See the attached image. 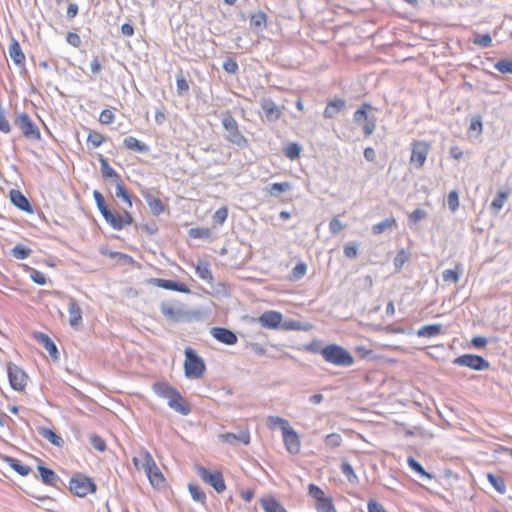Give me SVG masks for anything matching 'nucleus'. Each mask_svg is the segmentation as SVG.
Returning a JSON list of instances; mask_svg holds the SVG:
<instances>
[{"label":"nucleus","mask_w":512,"mask_h":512,"mask_svg":"<svg viewBox=\"0 0 512 512\" xmlns=\"http://www.w3.org/2000/svg\"><path fill=\"white\" fill-rule=\"evenodd\" d=\"M324 360L330 364L340 367H350L354 363V358L345 348L337 344H329L320 351Z\"/></svg>","instance_id":"f257e3e1"},{"label":"nucleus","mask_w":512,"mask_h":512,"mask_svg":"<svg viewBox=\"0 0 512 512\" xmlns=\"http://www.w3.org/2000/svg\"><path fill=\"white\" fill-rule=\"evenodd\" d=\"M372 110H374V107L370 103L365 102L353 114V121L362 126L365 136H370L376 129L377 119L375 115L371 114Z\"/></svg>","instance_id":"f03ea898"},{"label":"nucleus","mask_w":512,"mask_h":512,"mask_svg":"<svg viewBox=\"0 0 512 512\" xmlns=\"http://www.w3.org/2000/svg\"><path fill=\"white\" fill-rule=\"evenodd\" d=\"M184 370L186 377L192 379L201 378L205 371L203 359L190 347L185 349Z\"/></svg>","instance_id":"7ed1b4c3"},{"label":"nucleus","mask_w":512,"mask_h":512,"mask_svg":"<svg viewBox=\"0 0 512 512\" xmlns=\"http://www.w3.org/2000/svg\"><path fill=\"white\" fill-rule=\"evenodd\" d=\"M222 125L227 132L226 139L240 148L247 146V138L239 130L238 123L235 118L226 112L222 117Z\"/></svg>","instance_id":"20e7f679"},{"label":"nucleus","mask_w":512,"mask_h":512,"mask_svg":"<svg viewBox=\"0 0 512 512\" xmlns=\"http://www.w3.org/2000/svg\"><path fill=\"white\" fill-rule=\"evenodd\" d=\"M69 489L76 496L85 497L96 490V485L91 478L76 474L70 479Z\"/></svg>","instance_id":"39448f33"},{"label":"nucleus","mask_w":512,"mask_h":512,"mask_svg":"<svg viewBox=\"0 0 512 512\" xmlns=\"http://www.w3.org/2000/svg\"><path fill=\"white\" fill-rule=\"evenodd\" d=\"M452 362L457 366L468 367L475 371H484L490 367V363L485 358L475 354H463Z\"/></svg>","instance_id":"423d86ee"},{"label":"nucleus","mask_w":512,"mask_h":512,"mask_svg":"<svg viewBox=\"0 0 512 512\" xmlns=\"http://www.w3.org/2000/svg\"><path fill=\"white\" fill-rule=\"evenodd\" d=\"M93 197L96 202L97 208L105 221L115 230H121V224L119 219H116V215L113 214L105 203L103 195L98 191L94 190Z\"/></svg>","instance_id":"0eeeda50"},{"label":"nucleus","mask_w":512,"mask_h":512,"mask_svg":"<svg viewBox=\"0 0 512 512\" xmlns=\"http://www.w3.org/2000/svg\"><path fill=\"white\" fill-rule=\"evenodd\" d=\"M7 374L11 387L16 391H23L27 385V374L13 363H8Z\"/></svg>","instance_id":"6e6552de"},{"label":"nucleus","mask_w":512,"mask_h":512,"mask_svg":"<svg viewBox=\"0 0 512 512\" xmlns=\"http://www.w3.org/2000/svg\"><path fill=\"white\" fill-rule=\"evenodd\" d=\"M15 124L20 128L25 137L32 140H38L40 138L38 127L33 123L27 113L20 114L16 118Z\"/></svg>","instance_id":"1a4fd4ad"},{"label":"nucleus","mask_w":512,"mask_h":512,"mask_svg":"<svg viewBox=\"0 0 512 512\" xmlns=\"http://www.w3.org/2000/svg\"><path fill=\"white\" fill-rule=\"evenodd\" d=\"M429 145L425 141H415L412 145L410 163L415 168H421L427 158Z\"/></svg>","instance_id":"9d476101"},{"label":"nucleus","mask_w":512,"mask_h":512,"mask_svg":"<svg viewBox=\"0 0 512 512\" xmlns=\"http://www.w3.org/2000/svg\"><path fill=\"white\" fill-rule=\"evenodd\" d=\"M199 476L204 482L210 484L218 493L223 492L226 488L223 476L220 472L211 473L206 468L200 467Z\"/></svg>","instance_id":"9b49d317"},{"label":"nucleus","mask_w":512,"mask_h":512,"mask_svg":"<svg viewBox=\"0 0 512 512\" xmlns=\"http://www.w3.org/2000/svg\"><path fill=\"white\" fill-rule=\"evenodd\" d=\"M161 313L169 320L180 321L185 316V312L178 302L164 301L161 303Z\"/></svg>","instance_id":"f8f14e48"},{"label":"nucleus","mask_w":512,"mask_h":512,"mask_svg":"<svg viewBox=\"0 0 512 512\" xmlns=\"http://www.w3.org/2000/svg\"><path fill=\"white\" fill-rule=\"evenodd\" d=\"M283 316L280 312L277 311H266L260 315L258 318V322L264 328L268 329H278L282 326Z\"/></svg>","instance_id":"ddd939ff"},{"label":"nucleus","mask_w":512,"mask_h":512,"mask_svg":"<svg viewBox=\"0 0 512 512\" xmlns=\"http://www.w3.org/2000/svg\"><path fill=\"white\" fill-rule=\"evenodd\" d=\"M283 441L287 451L291 454H297L300 451V440L296 431L292 427H284Z\"/></svg>","instance_id":"4468645a"},{"label":"nucleus","mask_w":512,"mask_h":512,"mask_svg":"<svg viewBox=\"0 0 512 512\" xmlns=\"http://www.w3.org/2000/svg\"><path fill=\"white\" fill-rule=\"evenodd\" d=\"M210 333L217 341L226 345H233L237 342L236 334L227 328L213 327Z\"/></svg>","instance_id":"2eb2a0df"},{"label":"nucleus","mask_w":512,"mask_h":512,"mask_svg":"<svg viewBox=\"0 0 512 512\" xmlns=\"http://www.w3.org/2000/svg\"><path fill=\"white\" fill-rule=\"evenodd\" d=\"M151 283L157 287L166 289V290H172L177 291L181 293H189L190 289L181 282H176L172 280L167 279H161V278H153L151 279Z\"/></svg>","instance_id":"dca6fc26"},{"label":"nucleus","mask_w":512,"mask_h":512,"mask_svg":"<svg viewBox=\"0 0 512 512\" xmlns=\"http://www.w3.org/2000/svg\"><path fill=\"white\" fill-rule=\"evenodd\" d=\"M261 108L265 114V118L269 122L277 121L282 115L280 107H278L271 99H263L261 102Z\"/></svg>","instance_id":"f3484780"},{"label":"nucleus","mask_w":512,"mask_h":512,"mask_svg":"<svg viewBox=\"0 0 512 512\" xmlns=\"http://www.w3.org/2000/svg\"><path fill=\"white\" fill-rule=\"evenodd\" d=\"M69 324L77 329L82 323V309L75 299L70 298L68 302Z\"/></svg>","instance_id":"a211bd4d"},{"label":"nucleus","mask_w":512,"mask_h":512,"mask_svg":"<svg viewBox=\"0 0 512 512\" xmlns=\"http://www.w3.org/2000/svg\"><path fill=\"white\" fill-rule=\"evenodd\" d=\"M34 338L40 343L49 353V355L54 359H59L58 349L52 339L42 332L34 333Z\"/></svg>","instance_id":"6ab92c4d"},{"label":"nucleus","mask_w":512,"mask_h":512,"mask_svg":"<svg viewBox=\"0 0 512 512\" xmlns=\"http://www.w3.org/2000/svg\"><path fill=\"white\" fill-rule=\"evenodd\" d=\"M133 463L137 469H142L145 473L151 472V469H154L156 464L152 455L147 450H143L139 457H134Z\"/></svg>","instance_id":"aec40b11"},{"label":"nucleus","mask_w":512,"mask_h":512,"mask_svg":"<svg viewBox=\"0 0 512 512\" xmlns=\"http://www.w3.org/2000/svg\"><path fill=\"white\" fill-rule=\"evenodd\" d=\"M219 438L222 442L228 443L230 445H236L238 442H241L245 445L250 443V433L248 430H244L239 432L238 434L234 433H225L219 435Z\"/></svg>","instance_id":"412c9836"},{"label":"nucleus","mask_w":512,"mask_h":512,"mask_svg":"<svg viewBox=\"0 0 512 512\" xmlns=\"http://www.w3.org/2000/svg\"><path fill=\"white\" fill-rule=\"evenodd\" d=\"M153 391L159 397L167 399L168 402L170 401V399H173L174 397H178V394H179V392L175 388H173L171 385H169L166 382L154 383Z\"/></svg>","instance_id":"4be33fe9"},{"label":"nucleus","mask_w":512,"mask_h":512,"mask_svg":"<svg viewBox=\"0 0 512 512\" xmlns=\"http://www.w3.org/2000/svg\"><path fill=\"white\" fill-rule=\"evenodd\" d=\"M11 202L20 210L31 213L33 211L32 206L28 199L19 190L10 191Z\"/></svg>","instance_id":"5701e85b"},{"label":"nucleus","mask_w":512,"mask_h":512,"mask_svg":"<svg viewBox=\"0 0 512 512\" xmlns=\"http://www.w3.org/2000/svg\"><path fill=\"white\" fill-rule=\"evenodd\" d=\"M346 107V101L344 99H334L328 102L325 110L324 117L332 119L336 117Z\"/></svg>","instance_id":"b1692460"},{"label":"nucleus","mask_w":512,"mask_h":512,"mask_svg":"<svg viewBox=\"0 0 512 512\" xmlns=\"http://www.w3.org/2000/svg\"><path fill=\"white\" fill-rule=\"evenodd\" d=\"M168 406L173 409L175 412L181 414V415H188L191 412V407L189 403H187L184 398L181 396V394H178V397H174L173 399H170L168 402Z\"/></svg>","instance_id":"393cba45"},{"label":"nucleus","mask_w":512,"mask_h":512,"mask_svg":"<svg viewBox=\"0 0 512 512\" xmlns=\"http://www.w3.org/2000/svg\"><path fill=\"white\" fill-rule=\"evenodd\" d=\"M9 56L16 65H23L25 63V55L22 52L19 42L12 38L9 49Z\"/></svg>","instance_id":"a878e982"},{"label":"nucleus","mask_w":512,"mask_h":512,"mask_svg":"<svg viewBox=\"0 0 512 512\" xmlns=\"http://www.w3.org/2000/svg\"><path fill=\"white\" fill-rule=\"evenodd\" d=\"M37 432L41 437L57 447H62L64 444L62 437L47 427H38Z\"/></svg>","instance_id":"bb28decb"},{"label":"nucleus","mask_w":512,"mask_h":512,"mask_svg":"<svg viewBox=\"0 0 512 512\" xmlns=\"http://www.w3.org/2000/svg\"><path fill=\"white\" fill-rule=\"evenodd\" d=\"M123 145L126 149L139 153H147L149 151V147L145 143L133 136L126 137L123 141Z\"/></svg>","instance_id":"cd10ccee"},{"label":"nucleus","mask_w":512,"mask_h":512,"mask_svg":"<svg viewBox=\"0 0 512 512\" xmlns=\"http://www.w3.org/2000/svg\"><path fill=\"white\" fill-rule=\"evenodd\" d=\"M37 469L39 471L41 480L44 484L51 486L56 485L57 481L59 480V477L52 469H49L42 465H38Z\"/></svg>","instance_id":"c85d7f7f"},{"label":"nucleus","mask_w":512,"mask_h":512,"mask_svg":"<svg viewBox=\"0 0 512 512\" xmlns=\"http://www.w3.org/2000/svg\"><path fill=\"white\" fill-rule=\"evenodd\" d=\"M99 162L104 178H112L115 182L121 180L119 174L116 173V171L109 165L108 161L102 155H99Z\"/></svg>","instance_id":"c756f323"},{"label":"nucleus","mask_w":512,"mask_h":512,"mask_svg":"<svg viewBox=\"0 0 512 512\" xmlns=\"http://www.w3.org/2000/svg\"><path fill=\"white\" fill-rule=\"evenodd\" d=\"M145 474L152 486L159 488L164 485L165 479L156 464L154 465V469H151V472Z\"/></svg>","instance_id":"7c9ffc66"},{"label":"nucleus","mask_w":512,"mask_h":512,"mask_svg":"<svg viewBox=\"0 0 512 512\" xmlns=\"http://www.w3.org/2000/svg\"><path fill=\"white\" fill-rule=\"evenodd\" d=\"M261 506L265 512H287L286 509L274 498L262 499Z\"/></svg>","instance_id":"2f4dec72"},{"label":"nucleus","mask_w":512,"mask_h":512,"mask_svg":"<svg viewBox=\"0 0 512 512\" xmlns=\"http://www.w3.org/2000/svg\"><path fill=\"white\" fill-rule=\"evenodd\" d=\"M267 15L263 11L254 13L250 18V26L256 30H263L266 27Z\"/></svg>","instance_id":"473e14b6"},{"label":"nucleus","mask_w":512,"mask_h":512,"mask_svg":"<svg viewBox=\"0 0 512 512\" xmlns=\"http://www.w3.org/2000/svg\"><path fill=\"white\" fill-rule=\"evenodd\" d=\"M4 460L21 476H27L31 468L29 466L21 464V462L13 457L6 456Z\"/></svg>","instance_id":"72a5a7b5"},{"label":"nucleus","mask_w":512,"mask_h":512,"mask_svg":"<svg viewBox=\"0 0 512 512\" xmlns=\"http://www.w3.org/2000/svg\"><path fill=\"white\" fill-rule=\"evenodd\" d=\"M151 212L154 215H160L164 211V205L159 198H156L150 194L144 196Z\"/></svg>","instance_id":"f704fd0d"},{"label":"nucleus","mask_w":512,"mask_h":512,"mask_svg":"<svg viewBox=\"0 0 512 512\" xmlns=\"http://www.w3.org/2000/svg\"><path fill=\"white\" fill-rule=\"evenodd\" d=\"M394 226H396L395 218H393V217L386 218V219L382 220L381 222L374 224L372 226V232L375 235H379V234L385 232L386 230L393 228Z\"/></svg>","instance_id":"c9c22d12"},{"label":"nucleus","mask_w":512,"mask_h":512,"mask_svg":"<svg viewBox=\"0 0 512 512\" xmlns=\"http://www.w3.org/2000/svg\"><path fill=\"white\" fill-rule=\"evenodd\" d=\"M311 328V324L309 323H302L296 320H285L282 321L281 329L283 330H302V331H308Z\"/></svg>","instance_id":"e433bc0d"},{"label":"nucleus","mask_w":512,"mask_h":512,"mask_svg":"<svg viewBox=\"0 0 512 512\" xmlns=\"http://www.w3.org/2000/svg\"><path fill=\"white\" fill-rule=\"evenodd\" d=\"M342 474L346 477L349 483L356 484L358 483V477L354 472L353 467L346 460H342L340 466Z\"/></svg>","instance_id":"4c0bfd02"},{"label":"nucleus","mask_w":512,"mask_h":512,"mask_svg":"<svg viewBox=\"0 0 512 512\" xmlns=\"http://www.w3.org/2000/svg\"><path fill=\"white\" fill-rule=\"evenodd\" d=\"M10 253L14 258L18 260H24L31 255L32 250L29 247L18 243L14 246V248L11 249Z\"/></svg>","instance_id":"58836bf2"},{"label":"nucleus","mask_w":512,"mask_h":512,"mask_svg":"<svg viewBox=\"0 0 512 512\" xmlns=\"http://www.w3.org/2000/svg\"><path fill=\"white\" fill-rule=\"evenodd\" d=\"M487 479L497 492H499L500 494H504L506 492L505 481L501 476L488 473Z\"/></svg>","instance_id":"ea45409f"},{"label":"nucleus","mask_w":512,"mask_h":512,"mask_svg":"<svg viewBox=\"0 0 512 512\" xmlns=\"http://www.w3.org/2000/svg\"><path fill=\"white\" fill-rule=\"evenodd\" d=\"M196 273L202 280L210 281L212 280V272L210 270L209 264L204 261H199L196 265Z\"/></svg>","instance_id":"a19ab883"},{"label":"nucleus","mask_w":512,"mask_h":512,"mask_svg":"<svg viewBox=\"0 0 512 512\" xmlns=\"http://www.w3.org/2000/svg\"><path fill=\"white\" fill-rule=\"evenodd\" d=\"M440 329L441 325L438 324L425 325L418 330L417 335L420 337L436 336L440 333Z\"/></svg>","instance_id":"79ce46f5"},{"label":"nucleus","mask_w":512,"mask_h":512,"mask_svg":"<svg viewBox=\"0 0 512 512\" xmlns=\"http://www.w3.org/2000/svg\"><path fill=\"white\" fill-rule=\"evenodd\" d=\"M471 42L476 46L487 48L491 46L492 38L489 34H475Z\"/></svg>","instance_id":"37998d69"},{"label":"nucleus","mask_w":512,"mask_h":512,"mask_svg":"<svg viewBox=\"0 0 512 512\" xmlns=\"http://www.w3.org/2000/svg\"><path fill=\"white\" fill-rule=\"evenodd\" d=\"M494 68L502 74H512V59H500L494 64Z\"/></svg>","instance_id":"c03bdc74"},{"label":"nucleus","mask_w":512,"mask_h":512,"mask_svg":"<svg viewBox=\"0 0 512 512\" xmlns=\"http://www.w3.org/2000/svg\"><path fill=\"white\" fill-rule=\"evenodd\" d=\"M176 87L177 94L179 96H184L189 91L188 81L185 79L182 72H180L176 77Z\"/></svg>","instance_id":"a18cd8bd"},{"label":"nucleus","mask_w":512,"mask_h":512,"mask_svg":"<svg viewBox=\"0 0 512 512\" xmlns=\"http://www.w3.org/2000/svg\"><path fill=\"white\" fill-rule=\"evenodd\" d=\"M267 425L271 429H274L277 426H280L282 429V432L284 431V427H286V428L291 427L286 419L279 417V416H269L267 418Z\"/></svg>","instance_id":"49530a36"},{"label":"nucleus","mask_w":512,"mask_h":512,"mask_svg":"<svg viewBox=\"0 0 512 512\" xmlns=\"http://www.w3.org/2000/svg\"><path fill=\"white\" fill-rule=\"evenodd\" d=\"M188 488L193 500L204 504L206 500V494L204 493V491L199 486L193 484H189Z\"/></svg>","instance_id":"de8ad7c7"},{"label":"nucleus","mask_w":512,"mask_h":512,"mask_svg":"<svg viewBox=\"0 0 512 512\" xmlns=\"http://www.w3.org/2000/svg\"><path fill=\"white\" fill-rule=\"evenodd\" d=\"M407 463H408L409 467L415 473H417L420 477H426V478H430L431 477L430 474L425 471L423 466L418 461H416L413 457H409L407 459Z\"/></svg>","instance_id":"09e8293b"},{"label":"nucleus","mask_w":512,"mask_h":512,"mask_svg":"<svg viewBox=\"0 0 512 512\" xmlns=\"http://www.w3.org/2000/svg\"><path fill=\"white\" fill-rule=\"evenodd\" d=\"M115 196L125 201L129 207H132V201L130 195L121 183V180L116 182Z\"/></svg>","instance_id":"8fccbe9b"},{"label":"nucleus","mask_w":512,"mask_h":512,"mask_svg":"<svg viewBox=\"0 0 512 512\" xmlns=\"http://www.w3.org/2000/svg\"><path fill=\"white\" fill-rule=\"evenodd\" d=\"M291 188L289 182L273 183L270 186L269 192L271 196H278L281 192H286Z\"/></svg>","instance_id":"3c124183"},{"label":"nucleus","mask_w":512,"mask_h":512,"mask_svg":"<svg viewBox=\"0 0 512 512\" xmlns=\"http://www.w3.org/2000/svg\"><path fill=\"white\" fill-rule=\"evenodd\" d=\"M301 152V146L297 143H290L284 150L286 157L294 160L299 157Z\"/></svg>","instance_id":"603ef678"},{"label":"nucleus","mask_w":512,"mask_h":512,"mask_svg":"<svg viewBox=\"0 0 512 512\" xmlns=\"http://www.w3.org/2000/svg\"><path fill=\"white\" fill-rule=\"evenodd\" d=\"M228 217V209L223 206L220 207L213 215V222L218 225H222Z\"/></svg>","instance_id":"864d4df0"},{"label":"nucleus","mask_w":512,"mask_h":512,"mask_svg":"<svg viewBox=\"0 0 512 512\" xmlns=\"http://www.w3.org/2000/svg\"><path fill=\"white\" fill-rule=\"evenodd\" d=\"M342 437L338 433H331L326 436L325 444L330 448H336L341 445Z\"/></svg>","instance_id":"5fc2aeb1"},{"label":"nucleus","mask_w":512,"mask_h":512,"mask_svg":"<svg viewBox=\"0 0 512 512\" xmlns=\"http://www.w3.org/2000/svg\"><path fill=\"white\" fill-rule=\"evenodd\" d=\"M88 143H91L94 147H99L105 141L102 134L96 131H91L87 137Z\"/></svg>","instance_id":"6e6d98bb"},{"label":"nucleus","mask_w":512,"mask_h":512,"mask_svg":"<svg viewBox=\"0 0 512 512\" xmlns=\"http://www.w3.org/2000/svg\"><path fill=\"white\" fill-rule=\"evenodd\" d=\"M307 272V265L304 262H299L292 269V277L294 280L301 279Z\"/></svg>","instance_id":"4d7b16f0"},{"label":"nucleus","mask_w":512,"mask_h":512,"mask_svg":"<svg viewBox=\"0 0 512 512\" xmlns=\"http://www.w3.org/2000/svg\"><path fill=\"white\" fill-rule=\"evenodd\" d=\"M316 508L318 512H336L332 501L328 498L318 502Z\"/></svg>","instance_id":"13d9d810"},{"label":"nucleus","mask_w":512,"mask_h":512,"mask_svg":"<svg viewBox=\"0 0 512 512\" xmlns=\"http://www.w3.org/2000/svg\"><path fill=\"white\" fill-rule=\"evenodd\" d=\"M469 132L475 133L476 136L482 132V121L480 116L473 117L470 122Z\"/></svg>","instance_id":"bf43d9fd"},{"label":"nucleus","mask_w":512,"mask_h":512,"mask_svg":"<svg viewBox=\"0 0 512 512\" xmlns=\"http://www.w3.org/2000/svg\"><path fill=\"white\" fill-rule=\"evenodd\" d=\"M30 278L34 283L38 285H45L47 283L46 276L36 269H31Z\"/></svg>","instance_id":"052dcab7"},{"label":"nucleus","mask_w":512,"mask_h":512,"mask_svg":"<svg viewBox=\"0 0 512 512\" xmlns=\"http://www.w3.org/2000/svg\"><path fill=\"white\" fill-rule=\"evenodd\" d=\"M91 445L98 451L104 452L106 450L105 441L98 435H92L90 437Z\"/></svg>","instance_id":"680f3d73"},{"label":"nucleus","mask_w":512,"mask_h":512,"mask_svg":"<svg viewBox=\"0 0 512 512\" xmlns=\"http://www.w3.org/2000/svg\"><path fill=\"white\" fill-rule=\"evenodd\" d=\"M358 245L355 242H349L344 247V254L347 258L354 259L357 256Z\"/></svg>","instance_id":"e2e57ef3"},{"label":"nucleus","mask_w":512,"mask_h":512,"mask_svg":"<svg viewBox=\"0 0 512 512\" xmlns=\"http://www.w3.org/2000/svg\"><path fill=\"white\" fill-rule=\"evenodd\" d=\"M508 195L505 192H499L496 197L493 199L491 206L492 208L499 210L503 207L505 200L507 199Z\"/></svg>","instance_id":"0e129e2a"},{"label":"nucleus","mask_w":512,"mask_h":512,"mask_svg":"<svg viewBox=\"0 0 512 512\" xmlns=\"http://www.w3.org/2000/svg\"><path fill=\"white\" fill-rule=\"evenodd\" d=\"M309 494L317 501V503L326 499L324 497V492L315 484L309 485Z\"/></svg>","instance_id":"69168bd1"},{"label":"nucleus","mask_w":512,"mask_h":512,"mask_svg":"<svg viewBox=\"0 0 512 512\" xmlns=\"http://www.w3.org/2000/svg\"><path fill=\"white\" fill-rule=\"evenodd\" d=\"M114 113L109 109H104L99 116V121L102 124L108 125L114 121Z\"/></svg>","instance_id":"338daca9"},{"label":"nucleus","mask_w":512,"mask_h":512,"mask_svg":"<svg viewBox=\"0 0 512 512\" xmlns=\"http://www.w3.org/2000/svg\"><path fill=\"white\" fill-rule=\"evenodd\" d=\"M344 227V224L337 217L329 223V230L332 234H338Z\"/></svg>","instance_id":"774afa93"}]
</instances>
